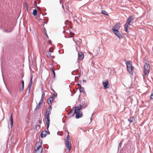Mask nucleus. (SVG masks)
Masks as SVG:
<instances>
[{"label":"nucleus","mask_w":153,"mask_h":153,"mask_svg":"<svg viewBox=\"0 0 153 153\" xmlns=\"http://www.w3.org/2000/svg\"><path fill=\"white\" fill-rule=\"evenodd\" d=\"M101 13L105 15L108 16V14H107V12L105 10H102L101 11Z\"/></svg>","instance_id":"412c9836"},{"label":"nucleus","mask_w":153,"mask_h":153,"mask_svg":"<svg viewBox=\"0 0 153 153\" xmlns=\"http://www.w3.org/2000/svg\"><path fill=\"white\" fill-rule=\"evenodd\" d=\"M25 7L26 8L27 10V11L28 9V6H27V4H25Z\"/></svg>","instance_id":"bb28decb"},{"label":"nucleus","mask_w":153,"mask_h":153,"mask_svg":"<svg viewBox=\"0 0 153 153\" xmlns=\"http://www.w3.org/2000/svg\"><path fill=\"white\" fill-rule=\"evenodd\" d=\"M24 89V85H22V88H20L19 89V90L21 91H23Z\"/></svg>","instance_id":"b1692460"},{"label":"nucleus","mask_w":153,"mask_h":153,"mask_svg":"<svg viewBox=\"0 0 153 153\" xmlns=\"http://www.w3.org/2000/svg\"><path fill=\"white\" fill-rule=\"evenodd\" d=\"M52 109L51 106V105L50 107L48 108V110H49V111H51Z\"/></svg>","instance_id":"c85d7f7f"},{"label":"nucleus","mask_w":153,"mask_h":153,"mask_svg":"<svg viewBox=\"0 0 153 153\" xmlns=\"http://www.w3.org/2000/svg\"><path fill=\"white\" fill-rule=\"evenodd\" d=\"M128 121L130 123L134 122L135 120V119L133 117H130V118L128 120Z\"/></svg>","instance_id":"a211bd4d"},{"label":"nucleus","mask_w":153,"mask_h":153,"mask_svg":"<svg viewBox=\"0 0 153 153\" xmlns=\"http://www.w3.org/2000/svg\"><path fill=\"white\" fill-rule=\"evenodd\" d=\"M121 144H119L118 145V149H119L120 147H121Z\"/></svg>","instance_id":"7c9ffc66"},{"label":"nucleus","mask_w":153,"mask_h":153,"mask_svg":"<svg viewBox=\"0 0 153 153\" xmlns=\"http://www.w3.org/2000/svg\"><path fill=\"white\" fill-rule=\"evenodd\" d=\"M53 52V51H51L50 49H49V51H48L47 53V56L48 58L50 59H53L54 58V56H53L51 55V53Z\"/></svg>","instance_id":"9d476101"},{"label":"nucleus","mask_w":153,"mask_h":153,"mask_svg":"<svg viewBox=\"0 0 153 153\" xmlns=\"http://www.w3.org/2000/svg\"><path fill=\"white\" fill-rule=\"evenodd\" d=\"M83 82H86V80H83Z\"/></svg>","instance_id":"473e14b6"},{"label":"nucleus","mask_w":153,"mask_h":153,"mask_svg":"<svg viewBox=\"0 0 153 153\" xmlns=\"http://www.w3.org/2000/svg\"><path fill=\"white\" fill-rule=\"evenodd\" d=\"M78 61L82 60L84 57L83 53L82 52H79L78 53Z\"/></svg>","instance_id":"6e6552de"},{"label":"nucleus","mask_w":153,"mask_h":153,"mask_svg":"<svg viewBox=\"0 0 153 153\" xmlns=\"http://www.w3.org/2000/svg\"><path fill=\"white\" fill-rule=\"evenodd\" d=\"M33 14L35 16H36L37 15V11L36 9H34L33 10Z\"/></svg>","instance_id":"6ab92c4d"},{"label":"nucleus","mask_w":153,"mask_h":153,"mask_svg":"<svg viewBox=\"0 0 153 153\" xmlns=\"http://www.w3.org/2000/svg\"><path fill=\"white\" fill-rule=\"evenodd\" d=\"M126 63L127 65V70L128 72L130 74H133L134 71L132 64L131 62L128 61H127L126 62Z\"/></svg>","instance_id":"f03ea898"},{"label":"nucleus","mask_w":153,"mask_h":153,"mask_svg":"<svg viewBox=\"0 0 153 153\" xmlns=\"http://www.w3.org/2000/svg\"><path fill=\"white\" fill-rule=\"evenodd\" d=\"M21 83L22 85H24V81L23 80L22 81Z\"/></svg>","instance_id":"c756f323"},{"label":"nucleus","mask_w":153,"mask_h":153,"mask_svg":"<svg viewBox=\"0 0 153 153\" xmlns=\"http://www.w3.org/2000/svg\"><path fill=\"white\" fill-rule=\"evenodd\" d=\"M150 67L149 64L145 63L144 66V78L145 75H148L150 71Z\"/></svg>","instance_id":"20e7f679"},{"label":"nucleus","mask_w":153,"mask_h":153,"mask_svg":"<svg viewBox=\"0 0 153 153\" xmlns=\"http://www.w3.org/2000/svg\"><path fill=\"white\" fill-rule=\"evenodd\" d=\"M46 118L47 119V128L48 129L50 124V120L49 119V117H48V118Z\"/></svg>","instance_id":"2eb2a0df"},{"label":"nucleus","mask_w":153,"mask_h":153,"mask_svg":"<svg viewBox=\"0 0 153 153\" xmlns=\"http://www.w3.org/2000/svg\"><path fill=\"white\" fill-rule=\"evenodd\" d=\"M51 70L52 71H53V69L52 68H51Z\"/></svg>","instance_id":"c9c22d12"},{"label":"nucleus","mask_w":153,"mask_h":153,"mask_svg":"<svg viewBox=\"0 0 153 153\" xmlns=\"http://www.w3.org/2000/svg\"><path fill=\"white\" fill-rule=\"evenodd\" d=\"M91 118H92V116L91 117V120H92Z\"/></svg>","instance_id":"e433bc0d"},{"label":"nucleus","mask_w":153,"mask_h":153,"mask_svg":"<svg viewBox=\"0 0 153 153\" xmlns=\"http://www.w3.org/2000/svg\"><path fill=\"white\" fill-rule=\"evenodd\" d=\"M41 107V106H39V105H37L36 107L35 108V110L36 111H38L39 108Z\"/></svg>","instance_id":"5701e85b"},{"label":"nucleus","mask_w":153,"mask_h":153,"mask_svg":"<svg viewBox=\"0 0 153 153\" xmlns=\"http://www.w3.org/2000/svg\"><path fill=\"white\" fill-rule=\"evenodd\" d=\"M42 101H40V102H39L38 105H39V106H41V105L42 104Z\"/></svg>","instance_id":"cd10ccee"},{"label":"nucleus","mask_w":153,"mask_h":153,"mask_svg":"<svg viewBox=\"0 0 153 153\" xmlns=\"http://www.w3.org/2000/svg\"><path fill=\"white\" fill-rule=\"evenodd\" d=\"M120 23H118L116 24L112 28V31L116 30H118L120 28Z\"/></svg>","instance_id":"0eeeda50"},{"label":"nucleus","mask_w":153,"mask_h":153,"mask_svg":"<svg viewBox=\"0 0 153 153\" xmlns=\"http://www.w3.org/2000/svg\"><path fill=\"white\" fill-rule=\"evenodd\" d=\"M34 2L35 3V6H37V4H36V1H35Z\"/></svg>","instance_id":"f704fd0d"},{"label":"nucleus","mask_w":153,"mask_h":153,"mask_svg":"<svg viewBox=\"0 0 153 153\" xmlns=\"http://www.w3.org/2000/svg\"><path fill=\"white\" fill-rule=\"evenodd\" d=\"M112 32L119 39H120L122 38L123 34L121 33L118 30H114L112 31Z\"/></svg>","instance_id":"423d86ee"},{"label":"nucleus","mask_w":153,"mask_h":153,"mask_svg":"<svg viewBox=\"0 0 153 153\" xmlns=\"http://www.w3.org/2000/svg\"><path fill=\"white\" fill-rule=\"evenodd\" d=\"M43 98H44V94H42V95L41 99L40 101L43 102Z\"/></svg>","instance_id":"393cba45"},{"label":"nucleus","mask_w":153,"mask_h":153,"mask_svg":"<svg viewBox=\"0 0 153 153\" xmlns=\"http://www.w3.org/2000/svg\"><path fill=\"white\" fill-rule=\"evenodd\" d=\"M35 153H42V147L41 145L36 146L34 147Z\"/></svg>","instance_id":"39448f33"},{"label":"nucleus","mask_w":153,"mask_h":153,"mask_svg":"<svg viewBox=\"0 0 153 153\" xmlns=\"http://www.w3.org/2000/svg\"><path fill=\"white\" fill-rule=\"evenodd\" d=\"M48 134V133L47 131H43L41 133V137L42 138L45 137Z\"/></svg>","instance_id":"f8f14e48"},{"label":"nucleus","mask_w":153,"mask_h":153,"mask_svg":"<svg viewBox=\"0 0 153 153\" xmlns=\"http://www.w3.org/2000/svg\"><path fill=\"white\" fill-rule=\"evenodd\" d=\"M78 85L79 87V88H80V87H82L81 86V85H80V84H79V83H78Z\"/></svg>","instance_id":"2f4dec72"},{"label":"nucleus","mask_w":153,"mask_h":153,"mask_svg":"<svg viewBox=\"0 0 153 153\" xmlns=\"http://www.w3.org/2000/svg\"><path fill=\"white\" fill-rule=\"evenodd\" d=\"M150 98L152 100H153V90L150 96Z\"/></svg>","instance_id":"a878e982"},{"label":"nucleus","mask_w":153,"mask_h":153,"mask_svg":"<svg viewBox=\"0 0 153 153\" xmlns=\"http://www.w3.org/2000/svg\"><path fill=\"white\" fill-rule=\"evenodd\" d=\"M56 97V96L55 94H54L53 95L50 97L48 99V102L49 104L51 103V102L52 101L53 99Z\"/></svg>","instance_id":"ddd939ff"},{"label":"nucleus","mask_w":153,"mask_h":153,"mask_svg":"<svg viewBox=\"0 0 153 153\" xmlns=\"http://www.w3.org/2000/svg\"><path fill=\"white\" fill-rule=\"evenodd\" d=\"M10 121L11 123V127H12L13 126V120L12 117V114H11L10 117Z\"/></svg>","instance_id":"dca6fc26"},{"label":"nucleus","mask_w":153,"mask_h":153,"mask_svg":"<svg viewBox=\"0 0 153 153\" xmlns=\"http://www.w3.org/2000/svg\"><path fill=\"white\" fill-rule=\"evenodd\" d=\"M82 107V105H80L79 107L73 108V110H74V114H76V119H78L82 116V113L80 111Z\"/></svg>","instance_id":"f257e3e1"},{"label":"nucleus","mask_w":153,"mask_h":153,"mask_svg":"<svg viewBox=\"0 0 153 153\" xmlns=\"http://www.w3.org/2000/svg\"><path fill=\"white\" fill-rule=\"evenodd\" d=\"M79 90L80 92H84V88L82 87L79 88Z\"/></svg>","instance_id":"4be33fe9"},{"label":"nucleus","mask_w":153,"mask_h":153,"mask_svg":"<svg viewBox=\"0 0 153 153\" xmlns=\"http://www.w3.org/2000/svg\"><path fill=\"white\" fill-rule=\"evenodd\" d=\"M70 140V136L69 135H68L66 137L65 143H71V142Z\"/></svg>","instance_id":"4468645a"},{"label":"nucleus","mask_w":153,"mask_h":153,"mask_svg":"<svg viewBox=\"0 0 153 153\" xmlns=\"http://www.w3.org/2000/svg\"><path fill=\"white\" fill-rule=\"evenodd\" d=\"M33 78V76H31V78L30 79V82L28 85V88L29 89V92L30 90V88L31 87L33 83L32 79Z\"/></svg>","instance_id":"9b49d317"},{"label":"nucleus","mask_w":153,"mask_h":153,"mask_svg":"<svg viewBox=\"0 0 153 153\" xmlns=\"http://www.w3.org/2000/svg\"><path fill=\"white\" fill-rule=\"evenodd\" d=\"M102 84L103 85L104 88L105 89H106L109 88V85L108 81L103 82Z\"/></svg>","instance_id":"1a4fd4ad"},{"label":"nucleus","mask_w":153,"mask_h":153,"mask_svg":"<svg viewBox=\"0 0 153 153\" xmlns=\"http://www.w3.org/2000/svg\"><path fill=\"white\" fill-rule=\"evenodd\" d=\"M65 146L69 151L70 150L71 148V144H65Z\"/></svg>","instance_id":"f3484780"},{"label":"nucleus","mask_w":153,"mask_h":153,"mask_svg":"<svg viewBox=\"0 0 153 153\" xmlns=\"http://www.w3.org/2000/svg\"><path fill=\"white\" fill-rule=\"evenodd\" d=\"M46 118H48V117H49L50 114L49 113V111L48 110H47L46 111Z\"/></svg>","instance_id":"aec40b11"},{"label":"nucleus","mask_w":153,"mask_h":153,"mask_svg":"<svg viewBox=\"0 0 153 153\" xmlns=\"http://www.w3.org/2000/svg\"><path fill=\"white\" fill-rule=\"evenodd\" d=\"M133 18L132 16H130L128 19L126 24L124 25V28L126 31L128 33L129 31H128V28L129 26L131 25L130 23L133 21Z\"/></svg>","instance_id":"7ed1b4c3"},{"label":"nucleus","mask_w":153,"mask_h":153,"mask_svg":"<svg viewBox=\"0 0 153 153\" xmlns=\"http://www.w3.org/2000/svg\"><path fill=\"white\" fill-rule=\"evenodd\" d=\"M52 71L53 72V74L54 76H55V73L54 71Z\"/></svg>","instance_id":"72a5a7b5"}]
</instances>
